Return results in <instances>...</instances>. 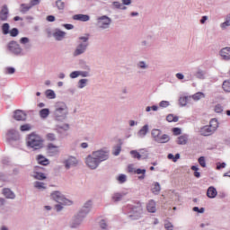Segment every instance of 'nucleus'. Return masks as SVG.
I'll use <instances>...</instances> for the list:
<instances>
[{
    "label": "nucleus",
    "mask_w": 230,
    "mask_h": 230,
    "mask_svg": "<svg viewBox=\"0 0 230 230\" xmlns=\"http://www.w3.org/2000/svg\"><path fill=\"white\" fill-rule=\"evenodd\" d=\"M107 159H109V153L99 150L88 155L86 157L85 164L88 168H91V170H96V168H98L100 165V163L107 161Z\"/></svg>",
    "instance_id": "nucleus-1"
},
{
    "label": "nucleus",
    "mask_w": 230,
    "mask_h": 230,
    "mask_svg": "<svg viewBox=\"0 0 230 230\" xmlns=\"http://www.w3.org/2000/svg\"><path fill=\"white\" fill-rule=\"evenodd\" d=\"M44 145L42 137L35 133H31L26 137V146L33 150H40Z\"/></svg>",
    "instance_id": "nucleus-2"
},
{
    "label": "nucleus",
    "mask_w": 230,
    "mask_h": 230,
    "mask_svg": "<svg viewBox=\"0 0 230 230\" xmlns=\"http://www.w3.org/2000/svg\"><path fill=\"white\" fill-rule=\"evenodd\" d=\"M66 116H67V105L66 102H57L54 111L55 119L60 121V119H66Z\"/></svg>",
    "instance_id": "nucleus-3"
},
{
    "label": "nucleus",
    "mask_w": 230,
    "mask_h": 230,
    "mask_svg": "<svg viewBox=\"0 0 230 230\" xmlns=\"http://www.w3.org/2000/svg\"><path fill=\"white\" fill-rule=\"evenodd\" d=\"M51 199L56 202H58V204H61L62 206H71L72 204L71 200L64 198V196H62V193H60V191H54L51 194Z\"/></svg>",
    "instance_id": "nucleus-4"
},
{
    "label": "nucleus",
    "mask_w": 230,
    "mask_h": 230,
    "mask_svg": "<svg viewBox=\"0 0 230 230\" xmlns=\"http://www.w3.org/2000/svg\"><path fill=\"white\" fill-rule=\"evenodd\" d=\"M7 48L11 53H13L14 55H21L22 52V49H21V46L17 44L16 41H10L7 45Z\"/></svg>",
    "instance_id": "nucleus-5"
},
{
    "label": "nucleus",
    "mask_w": 230,
    "mask_h": 230,
    "mask_svg": "<svg viewBox=\"0 0 230 230\" xmlns=\"http://www.w3.org/2000/svg\"><path fill=\"white\" fill-rule=\"evenodd\" d=\"M128 173H137V175H141L138 177V179H145V169H137L136 166H134V164H128Z\"/></svg>",
    "instance_id": "nucleus-6"
},
{
    "label": "nucleus",
    "mask_w": 230,
    "mask_h": 230,
    "mask_svg": "<svg viewBox=\"0 0 230 230\" xmlns=\"http://www.w3.org/2000/svg\"><path fill=\"white\" fill-rule=\"evenodd\" d=\"M111 24V18L107 17V16H102L100 18H98L97 21V25L99 26V28H109Z\"/></svg>",
    "instance_id": "nucleus-7"
},
{
    "label": "nucleus",
    "mask_w": 230,
    "mask_h": 230,
    "mask_svg": "<svg viewBox=\"0 0 230 230\" xmlns=\"http://www.w3.org/2000/svg\"><path fill=\"white\" fill-rule=\"evenodd\" d=\"M142 215L143 208H141V207H137L133 208V213L129 215V218H131V220H138Z\"/></svg>",
    "instance_id": "nucleus-8"
},
{
    "label": "nucleus",
    "mask_w": 230,
    "mask_h": 230,
    "mask_svg": "<svg viewBox=\"0 0 230 230\" xmlns=\"http://www.w3.org/2000/svg\"><path fill=\"white\" fill-rule=\"evenodd\" d=\"M219 55L222 60L228 62L230 60V47H225L220 49Z\"/></svg>",
    "instance_id": "nucleus-9"
},
{
    "label": "nucleus",
    "mask_w": 230,
    "mask_h": 230,
    "mask_svg": "<svg viewBox=\"0 0 230 230\" xmlns=\"http://www.w3.org/2000/svg\"><path fill=\"white\" fill-rule=\"evenodd\" d=\"M200 136H212V134H215V129H212L209 126H203L199 129Z\"/></svg>",
    "instance_id": "nucleus-10"
},
{
    "label": "nucleus",
    "mask_w": 230,
    "mask_h": 230,
    "mask_svg": "<svg viewBox=\"0 0 230 230\" xmlns=\"http://www.w3.org/2000/svg\"><path fill=\"white\" fill-rule=\"evenodd\" d=\"M88 43H81L77 46L76 49L74 52V57H78V55H82V53H85L87 49Z\"/></svg>",
    "instance_id": "nucleus-11"
},
{
    "label": "nucleus",
    "mask_w": 230,
    "mask_h": 230,
    "mask_svg": "<svg viewBox=\"0 0 230 230\" xmlns=\"http://www.w3.org/2000/svg\"><path fill=\"white\" fill-rule=\"evenodd\" d=\"M13 118L16 121H26V114L21 110H16L13 113Z\"/></svg>",
    "instance_id": "nucleus-12"
},
{
    "label": "nucleus",
    "mask_w": 230,
    "mask_h": 230,
    "mask_svg": "<svg viewBox=\"0 0 230 230\" xmlns=\"http://www.w3.org/2000/svg\"><path fill=\"white\" fill-rule=\"evenodd\" d=\"M78 164V160L75 157H69L67 160L65 161V166L66 170H69L71 166H76Z\"/></svg>",
    "instance_id": "nucleus-13"
},
{
    "label": "nucleus",
    "mask_w": 230,
    "mask_h": 230,
    "mask_svg": "<svg viewBox=\"0 0 230 230\" xmlns=\"http://www.w3.org/2000/svg\"><path fill=\"white\" fill-rule=\"evenodd\" d=\"M146 210L148 213H155V211H157L156 204L154 199L148 201L146 205Z\"/></svg>",
    "instance_id": "nucleus-14"
},
{
    "label": "nucleus",
    "mask_w": 230,
    "mask_h": 230,
    "mask_svg": "<svg viewBox=\"0 0 230 230\" xmlns=\"http://www.w3.org/2000/svg\"><path fill=\"white\" fill-rule=\"evenodd\" d=\"M206 75H208V72L200 68H198L194 73V76H196L199 80H206Z\"/></svg>",
    "instance_id": "nucleus-15"
},
{
    "label": "nucleus",
    "mask_w": 230,
    "mask_h": 230,
    "mask_svg": "<svg viewBox=\"0 0 230 230\" xmlns=\"http://www.w3.org/2000/svg\"><path fill=\"white\" fill-rule=\"evenodd\" d=\"M217 195H218L217 189L213 186H210L207 190V197H208V199H215Z\"/></svg>",
    "instance_id": "nucleus-16"
},
{
    "label": "nucleus",
    "mask_w": 230,
    "mask_h": 230,
    "mask_svg": "<svg viewBox=\"0 0 230 230\" xmlns=\"http://www.w3.org/2000/svg\"><path fill=\"white\" fill-rule=\"evenodd\" d=\"M47 148H48V152L50 155H57V154H58V146H57L53 144H49Z\"/></svg>",
    "instance_id": "nucleus-17"
},
{
    "label": "nucleus",
    "mask_w": 230,
    "mask_h": 230,
    "mask_svg": "<svg viewBox=\"0 0 230 230\" xmlns=\"http://www.w3.org/2000/svg\"><path fill=\"white\" fill-rule=\"evenodd\" d=\"M8 19V7L4 5L0 12V21H6Z\"/></svg>",
    "instance_id": "nucleus-18"
},
{
    "label": "nucleus",
    "mask_w": 230,
    "mask_h": 230,
    "mask_svg": "<svg viewBox=\"0 0 230 230\" xmlns=\"http://www.w3.org/2000/svg\"><path fill=\"white\" fill-rule=\"evenodd\" d=\"M74 21H82L83 22H87L89 21V15L87 14H75L73 16Z\"/></svg>",
    "instance_id": "nucleus-19"
},
{
    "label": "nucleus",
    "mask_w": 230,
    "mask_h": 230,
    "mask_svg": "<svg viewBox=\"0 0 230 230\" xmlns=\"http://www.w3.org/2000/svg\"><path fill=\"white\" fill-rule=\"evenodd\" d=\"M177 145H188V135H181L177 138Z\"/></svg>",
    "instance_id": "nucleus-20"
},
{
    "label": "nucleus",
    "mask_w": 230,
    "mask_h": 230,
    "mask_svg": "<svg viewBox=\"0 0 230 230\" xmlns=\"http://www.w3.org/2000/svg\"><path fill=\"white\" fill-rule=\"evenodd\" d=\"M3 195H4L6 199H15V194L10 189H4Z\"/></svg>",
    "instance_id": "nucleus-21"
},
{
    "label": "nucleus",
    "mask_w": 230,
    "mask_h": 230,
    "mask_svg": "<svg viewBox=\"0 0 230 230\" xmlns=\"http://www.w3.org/2000/svg\"><path fill=\"white\" fill-rule=\"evenodd\" d=\"M37 161L39 164H42V166H48V164H49V160L42 155H38Z\"/></svg>",
    "instance_id": "nucleus-22"
},
{
    "label": "nucleus",
    "mask_w": 230,
    "mask_h": 230,
    "mask_svg": "<svg viewBox=\"0 0 230 230\" xmlns=\"http://www.w3.org/2000/svg\"><path fill=\"white\" fill-rule=\"evenodd\" d=\"M53 37L54 39H56V40H62V39L66 37V32L62 31H57L56 32H54Z\"/></svg>",
    "instance_id": "nucleus-23"
},
{
    "label": "nucleus",
    "mask_w": 230,
    "mask_h": 230,
    "mask_svg": "<svg viewBox=\"0 0 230 230\" xmlns=\"http://www.w3.org/2000/svg\"><path fill=\"white\" fill-rule=\"evenodd\" d=\"M208 127L215 132L218 128V119H211Z\"/></svg>",
    "instance_id": "nucleus-24"
},
{
    "label": "nucleus",
    "mask_w": 230,
    "mask_h": 230,
    "mask_svg": "<svg viewBox=\"0 0 230 230\" xmlns=\"http://www.w3.org/2000/svg\"><path fill=\"white\" fill-rule=\"evenodd\" d=\"M161 134H163V131L161 129H153L151 131V136L154 137L155 141L157 142V139L161 137Z\"/></svg>",
    "instance_id": "nucleus-25"
},
{
    "label": "nucleus",
    "mask_w": 230,
    "mask_h": 230,
    "mask_svg": "<svg viewBox=\"0 0 230 230\" xmlns=\"http://www.w3.org/2000/svg\"><path fill=\"white\" fill-rule=\"evenodd\" d=\"M170 141V136L164 134L159 137V138L156 139V143H168Z\"/></svg>",
    "instance_id": "nucleus-26"
},
{
    "label": "nucleus",
    "mask_w": 230,
    "mask_h": 230,
    "mask_svg": "<svg viewBox=\"0 0 230 230\" xmlns=\"http://www.w3.org/2000/svg\"><path fill=\"white\" fill-rule=\"evenodd\" d=\"M152 193H154V195H159V193L161 192V185L159 184V182H155L154 187L151 189Z\"/></svg>",
    "instance_id": "nucleus-27"
},
{
    "label": "nucleus",
    "mask_w": 230,
    "mask_h": 230,
    "mask_svg": "<svg viewBox=\"0 0 230 230\" xmlns=\"http://www.w3.org/2000/svg\"><path fill=\"white\" fill-rule=\"evenodd\" d=\"M190 100H191V97H188V96L181 97L179 100L180 105L181 107H186V105H188V102H190Z\"/></svg>",
    "instance_id": "nucleus-28"
},
{
    "label": "nucleus",
    "mask_w": 230,
    "mask_h": 230,
    "mask_svg": "<svg viewBox=\"0 0 230 230\" xmlns=\"http://www.w3.org/2000/svg\"><path fill=\"white\" fill-rule=\"evenodd\" d=\"M40 116L42 119H46L49 116V109L45 108L40 111Z\"/></svg>",
    "instance_id": "nucleus-29"
},
{
    "label": "nucleus",
    "mask_w": 230,
    "mask_h": 230,
    "mask_svg": "<svg viewBox=\"0 0 230 230\" xmlns=\"http://www.w3.org/2000/svg\"><path fill=\"white\" fill-rule=\"evenodd\" d=\"M166 121H168L169 123H177V121H179V117L173 116V114H169L166 117Z\"/></svg>",
    "instance_id": "nucleus-30"
},
{
    "label": "nucleus",
    "mask_w": 230,
    "mask_h": 230,
    "mask_svg": "<svg viewBox=\"0 0 230 230\" xmlns=\"http://www.w3.org/2000/svg\"><path fill=\"white\" fill-rule=\"evenodd\" d=\"M32 176L38 181H44V179H46V174H44L43 172H34Z\"/></svg>",
    "instance_id": "nucleus-31"
},
{
    "label": "nucleus",
    "mask_w": 230,
    "mask_h": 230,
    "mask_svg": "<svg viewBox=\"0 0 230 230\" xmlns=\"http://www.w3.org/2000/svg\"><path fill=\"white\" fill-rule=\"evenodd\" d=\"M223 89L226 93H230V79L223 82Z\"/></svg>",
    "instance_id": "nucleus-32"
},
{
    "label": "nucleus",
    "mask_w": 230,
    "mask_h": 230,
    "mask_svg": "<svg viewBox=\"0 0 230 230\" xmlns=\"http://www.w3.org/2000/svg\"><path fill=\"white\" fill-rule=\"evenodd\" d=\"M2 31L4 35H8V33H10V24L4 23L2 26Z\"/></svg>",
    "instance_id": "nucleus-33"
},
{
    "label": "nucleus",
    "mask_w": 230,
    "mask_h": 230,
    "mask_svg": "<svg viewBox=\"0 0 230 230\" xmlns=\"http://www.w3.org/2000/svg\"><path fill=\"white\" fill-rule=\"evenodd\" d=\"M121 199H123V194H120V193H115L112 196L113 202H119Z\"/></svg>",
    "instance_id": "nucleus-34"
},
{
    "label": "nucleus",
    "mask_w": 230,
    "mask_h": 230,
    "mask_svg": "<svg viewBox=\"0 0 230 230\" xmlns=\"http://www.w3.org/2000/svg\"><path fill=\"white\" fill-rule=\"evenodd\" d=\"M46 96L47 98H49L50 100H53L56 98L55 92L53 90H47L46 91Z\"/></svg>",
    "instance_id": "nucleus-35"
},
{
    "label": "nucleus",
    "mask_w": 230,
    "mask_h": 230,
    "mask_svg": "<svg viewBox=\"0 0 230 230\" xmlns=\"http://www.w3.org/2000/svg\"><path fill=\"white\" fill-rule=\"evenodd\" d=\"M31 8V5H28L26 4H22L21 5V12L22 13H26V12H29V10Z\"/></svg>",
    "instance_id": "nucleus-36"
},
{
    "label": "nucleus",
    "mask_w": 230,
    "mask_h": 230,
    "mask_svg": "<svg viewBox=\"0 0 230 230\" xmlns=\"http://www.w3.org/2000/svg\"><path fill=\"white\" fill-rule=\"evenodd\" d=\"M192 98L196 102H199V100H200V98H204V93H201V92L196 93L195 94L192 95Z\"/></svg>",
    "instance_id": "nucleus-37"
},
{
    "label": "nucleus",
    "mask_w": 230,
    "mask_h": 230,
    "mask_svg": "<svg viewBox=\"0 0 230 230\" xmlns=\"http://www.w3.org/2000/svg\"><path fill=\"white\" fill-rule=\"evenodd\" d=\"M20 130L22 132H28V130H31V126L30 124H24L20 127Z\"/></svg>",
    "instance_id": "nucleus-38"
},
{
    "label": "nucleus",
    "mask_w": 230,
    "mask_h": 230,
    "mask_svg": "<svg viewBox=\"0 0 230 230\" xmlns=\"http://www.w3.org/2000/svg\"><path fill=\"white\" fill-rule=\"evenodd\" d=\"M34 187H36L37 190H46V186H44V182H40V181H35Z\"/></svg>",
    "instance_id": "nucleus-39"
},
{
    "label": "nucleus",
    "mask_w": 230,
    "mask_h": 230,
    "mask_svg": "<svg viewBox=\"0 0 230 230\" xmlns=\"http://www.w3.org/2000/svg\"><path fill=\"white\" fill-rule=\"evenodd\" d=\"M198 162H199V165H200L202 168H206V157L200 156V157L198 159Z\"/></svg>",
    "instance_id": "nucleus-40"
},
{
    "label": "nucleus",
    "mask_w": 230,
    "mask_h": 230,
    "mask_svg": "<svg viewBox=\"0 0 230 230\" xmlns=\"http://www.w3.org/2000/svg\"><path fill=\"white\" fill-rule=\"evenodd\" d=\"M117 181L120 183L123 184V182H127V175L125 174H120L118 178Z\"/></svg>",
    "instance_id": "nucleus-41"
},
{
    "label": "nucleus",
    "mask_w": 230,
    "mask_h": 230,
    "mask_svg": "<svg viewBox=\"0 0 230 230\" xmlns=\"http://www.w3.org/2000/svg\"><path fill=\"white\" fill-rule=\"evenodd\" d=\"M57 129L58 132H62V130H69V125L64 124L63 126H58Z\"/></svg>",
    "instance_id": "nucleus-42"
},
{
    "label": "nucleus",
    "mask_w": 230,
    "mask_h": 230,
    "mask_svg": "<svg viewBox=\"0 0 230 230\" xmlns=\"http://www.w3.org/2000/svg\"><path fill=\"white\" fill-rule=\"evenodd\" d=\"M215 112L221 114V112H224V107H222L220 104H217L215 106Z\"/></svg>",
    "instance_id": "nucleus-43"
},
{
    "label": "nucleus",
    "mask_w": 230,
    "mask_h": 230,
    "mask_svg": "<svg viewBox=\"0 0 230 230\" xmlns=\"http://www.w3.org/2000/svg\"><path fill=\"white\" fill-rule=\"evenodd\" d=\"M46 137L47 141H55V139H57V137L53 133L47 134Z\"/></svg>",
    "instance_id": "nucleus-44"
},
{
    "label": "nucleus",
    "mask_w": 230,
    "mask_h": 230,
    "mask_svg": "<svg viewBox=\"0 0 230 230\" xmlns=\"http://www.w3.org/2000/svg\"><path fill=\"white\" fill-rule=\"evenodd\" d=\"M159 107H162L163 109H166V107H170V102H168V101H162L159 103Z\"/></svg>",
    "instance_id": "nucleus-45"
},
{
    "label": "nucleus",
    "mask_w": 230,
    "mask_h": 230,
    "mask_svg": "<svg viewBox=\"0 0 230 230\" xmlns=\"http://www.w3.org/2000/svg\"><path fill=\"white\" fill-rule=\"evenodd\" d=\"M172 133L173 136H181V134H182V130L180 128H173Z\"/></svg>",
    "instance_id": "nucleus-46"
},
{
    "label": "nucleus",
    "mask_w": 230,
    "mask_h": 230,
    "mask_svg": "<svg viewBox=\"0 0 230 230\" xmlns=\"http://www.w3.org/2000/svg\"><path fill=\"white\" fill-rule=\"evenodd\" d=\"M9 33L11 37H17V35H19V30H17V28H13L10 31Z\"/></svg>",
    "instance_id": "nucleus-47"
},
{
    "label": "nucleus",
    "mask_w": 230,
    "mask_h": 230,
    "mask_svg": "<svg viewBox=\"0 0 230 230\" xmlns=\"http://www.w3.org/2000/svg\"><path fill=\"white\" fill-rule=\"evenodd\" d=\"M130 154L135 159H141V155L137 151H130Z\"/></svg>",
    "instance_id": "nucleus-48"
},
{
    "label": "nucleus",
    "mask_w": 230,
    "mask_h": 230,
    "mask_svg": "<svg viewBox=\"0 0 230 230\" xmlns=\"http://www.w3.org/2000/svg\"><path fill=\"white\" fill-rule=\"evenodd\" d=\"M121 152V146H117L113 149V155H118Z\"/></svg>",
    "instance_id": "nucleus-49"
},
{
    "label": "nucleus",
    "mask_w": 230,
    "mask_h": 230,
    "mask_svg": "<svg viewBox=\"0 0 230 230\" xmlns=\"http://www.w3.org/2000/svg\"><path fill=\"white\" fill-rule=\"evenodd\" d=\"M227 26H230V21H228L227 18H226V21L223 23H221V28L222 30H226Z\"/></svg>",
    "instance_id": "nucleus-50"
},
{
    "label": "nucleus",
    "mask_w": 230,
    "mask_h": 230,
    "mask_svg": "<svg viewBox=\"0 0 230 230\" xmlns=\"http://www.w3.org/2000/svg\"><path fill=\"white\" fill-rule=\"evenodd\" d=\"M85 84H87V79H81L79 81V88L84 89V87H85Z\"/></svg>",
    "instance_id": "nucleus-51"
},
{
    "label": "nucleus",
    "mask_w": 230,
    "mask_h": 230,
    "mask_svg": "<svg viewBox=\"0 0 230 230\" xmlns=\"http://www.w3.org/2000/svg\"><path fill=\"white\" fill-rule=\"evenodd\" d=\"M164 227L166 230H173V225L171 222L165 223Z\"/></svg>",
    "instance_id": "nucleus-52"
},
{
    "label": "nucleus",
    "mask_w": 230,
    "mask_h": 230,
    "mask_svg": "<svg viewBox=\"0 0 230 230\" xmlns=\"http://www.w3.org/2000/svg\"><path fill=\"white\" fill-rule=\"evenodd\" d=\"M56 4H57L58 10H64V6H65L64 2L59 1V2H57Z\"/></svg>",
    "instance_id": "nucleus-53"
},
{
    "label": "nucleus",
    "mask_w": 230,
    "mask_h": 230,
    "mask_svg": "<svg viewBox=\"0 0 230 230\" xmlns=\"http://www.w3.org/2000/svg\"><path fill=\"white\" fill-rule=\"evenodd\" d=\"M222 168H226V163H217V170H222Z\"/></svg>",
    "instance_id": "nucleus-54"
},
{
    "label": "nucleus",
    "mask_w": 230,
    "mask_h": 230,
    "mask_svg": "<svg viewBox=\"0 0 230 230\" xmlns=\"http://www.w3.org/2000/svg\"><path fill=\"white\" fill-rule=\"evenodd\" d=\"M113 4L116 8H119V10H123V4H120L119 2H114Z\"/></svg>",
    "instance_id": "nucleus-55"
},
{
    "label": "nucleus",
    "mask_w": 230,
    "mask_h": 230,
    "mask_svg": "<svg viewBox=\"0 0 230 230\" xmlns=\"http://www.w3.org/2000/svg\"><path fill=\"white\" fill-rule=\"evenodd\" d=\"M21 44H28L30 42V40L26 37H23L20 40Z\"/></svg>",
    "instance_id": "nucleus-56"
},
{
    "label": "nucleus",
    "mask_w": 230,
    "mask_h": 230,
    "mask_svg": "<svg viewBox=\"0 0 230 230\" xmlns=\"http://www.w3.org/2000/svg\"><path fill=\"white\" fill-rule=\"evenodd\" d=\"M91 206V201H88L87 203H85L84 208L85 210V213H89V207Z\"/></svg>",
    "instance_id": "nucleus-57"
},
{
    "label": "nucleus",
    "mask_w": 230,
    "mask_h": 230,
    "mask_svg": "<svg viewBox=\"0 0 230 230\" xmlns=\"http://www.w3.org/2000/svg\"><path fill=\"white\" fill-rule=\"evenodd\" d=\"M100 226L102 227V229H107V223L105 222V220L101 221Z\"/></svg>",
    "instance_id": "nucleus-58"
},
{
    "label": "nucleus",
    "mask_w": 230,
    "mask_h": 230,
    "mask_svg": "<svg viewBox=\"0 0 230 230\" xmlns=\"http://www.w3.org/2000/svg\"><path fill=\"white\" fill-rule=\"evenodd\" d=\"M40 0H31V6H37V4H40Z\"/></svg>",
    "instance_id": "nucleus-59"
},
{
    "label": "nucleus",
    "mask_w": 230,
    "mask_h": 230,
    "mask_svg": "<svg viewBox=\"0 0 230 230\" xmlns=\"http://www.w3.org/2000/svg\"><path fill=\"white\" fill-rule=\"evenodd\" d=\"M47 21L49 22H55V16H53V15L47 16Z\"/></svg>",
    "instance_id": "nucleus-60"
},
{
    "label": "nucleus",
    "mask_w": 230,
    "mask_h": 230,
    "mask_svg": "<svg viewBox=\"0 0 230 230\" xmlns=\"http://www.w3.org/2000/svg\"><path fill=\"white\" fill-rule=\"evenodd\" d=\"M80 74H78V72L77 71H75V72H72L71 74H70V77H72V78H78V75H79Z\"/></svg>",
    "instance_id": "nucleus-61"
},
{
    "label": "nucleus",
    "mask_w": 230,
    "mask_h": 230,
    "mask_svg": "<svg viewBox=\"0 0 230 230\" xmlns=\"http://www.w3.org/2000/svg\"><path fill=\"white\" fill-rule=\"evenodd\" d=\"M176 78H178V80H184V75L181 73H177Z\"/></svg>",
    "instance_id": "nucleus-62"
},
{
    "label": "nucleus",
    "mask_w": 230,
    "mask_h": 230,
    "mask_svg": "<svg viewBox=\"0 0 230 230\" xmlns=\"http://www.w3.org/2000/svg\"><path fill=\"white\" fill-rule=\"evenodd\" d=\"M7 73H8V75H13V73H15V68L8 67L7 68Z\"/></svg>",
    "instance_id": "nucleus-63"
},
{
    "label": "nucleus",
    "mask_w": 230,
    "mask_h": 230,
    "mask_svg": "<svg viewBox=\"0 0 230 230\" xmlns=\"http://www.w3.org/2000/svg\"><path fill=\"white\" fill-rule=\"evenodd\" d=\"M206 21H208V16H202L201 19H200V23L205 24Z\"/></svg>",
    "instance_id": "nucleus-64"
}]
</instances>
